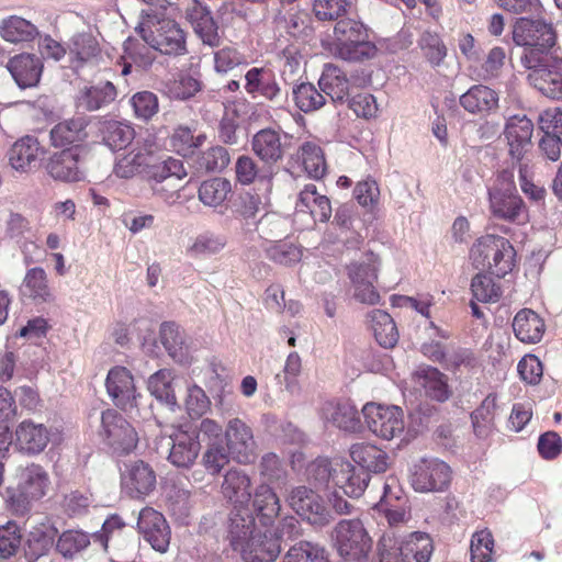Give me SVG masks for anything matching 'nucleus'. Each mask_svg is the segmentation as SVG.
I'll return each instance as SVG.
<instances>
[{
  "instance_id": "f257e3e1",
  "label": "nucleus",
  "mask_w": 562,
  "mask_h": 562,
  "mask_svg": "<svg viewBox=\"0 0 562 562\" xmlns=\"http://www.w3.org/2000/svg\"><path fill=\"white\" fill-rule=\"evenodd\" d=\"M135 31L153 49L164 55L186 54V33L180 24L170 16L150 11H140Z\"/></svg>"
},
{
  "instance_id": "f03ea898",
  "label": "nucleus",
  "mask_w": 562,
  "mask_h": 562,
  "mask_svg": "<svg viewBox=\"0 0 562 562\" xmlns=\"http://www.w3.org/2000/svg\"><path fill=\"white\" fill-rule=\"evenodd\" d=\"M333 45V54L346 61H363L373 58L376 53L364 25L352 19L337 21Z\"/></svg>"
},
{
  "instance_id": "7ed1b4c3",
  "label": "nucleus",
  "mask_w": 562,
  "mask_h": 562,
  "mask_svg": "<svg viewBox=\"0 0 562 562\" xmlns=\"http://www.w3.org/2000/svg\"><path fill=\"white\" fill-rule=\"evenodd\" d=\"M529 72L528 82L547 98L562 100V58L551 54L529 53L520 56Z\"/></svg>"
},
{
  "instance_id": "20e7f679",
  "label": "nucleus",
  "mask_w": 562,
  "mask_h": 562,
  "mask_svg": "<svg viewBox=\"0 0 562 562\" xmlns=\"http://www.w3.org/2000/svg\"><path fill=\"white\" fill-rule=\"evenodd\" d=\"M331 538L338 554L351 562H371L372 540L359 519H342Z\"/></svg>"
},
{
  "instance_id": "39448f33",
  "label": "nucleus",
  "mask_w": 562,
  "mask_h": 562,
  "mask_svg": "<svg viewBox=\"0 0 562 562\" xmlns=\"http://www.w3.org/2000/svg\"><path fill=\"white\" fill-rule=\"evenodd\" d=\"M490 210L501 220L525 224L529 220L528 210L517 193L512 176L504 172L496 184L488 190Z\"/></svg>"
},
{
  "instance_id": "423d86ee",
  "label": "nucleus",
  "mask_w": 562,
  "mask_h": 562,
  "mask_svg": "<svg viewBox=\"0 0 562 562\" xmlns=\"http://www.w3.org/2000/svg\"><path fill=\"white\" fill-rule=\"evenodd\" d=\"M285 501L300 517L313 526L325 527L334 520V515L323 497L305 485L292 487Z\"/></svg>"
},
{
  "instance_id": "0eeeda50",
  "label": "nucleus",
  "mask_w": 562,
  "mask_h": 562,
  "mask_svg": "<svg viewBox=\"0 0 562 562\" xmlns=\"http://www.w3.org/2000/svg\"><path fill=\"white\" fill-rule=\"evenodd\" d=\"M361 413L369 430L381 439L392 440L404 431V413L398 406L370 402Z\"/></svg>"
},
{
  "instance_id": "6e6552de",
  "label": "nucleus",
  "mask_w": 562,
  "mask_h": 562,
  "mask_svg": "<svg viewBox=\"0 0 562 562\" xmlns=\"http://www.w3.org/2000/svg\"><path fill=\"white\" fill-rule=\"evenodd\" d=\"M513 40L517 45L525 47L522 55L550 54L557 36L551 24L542 20L520 18L514 25Z\"/></svg>"
},
{
  "instance_id": "1a4fd4ad",
  "label": "nucleus",
  "mask_w": 562,
  "mask_h": 562,
  "mask_svg": "<svg viewBox=\"0 0 562 562\" xmlns=\"http://www.w3.org/2000/svg\"><path fill=\"white\" fill-rule=\"evenodd\" d=\"M103 441L116 453L132 452L138 442L135 428L116 411L108 409L101 416Z\"/></svg>"
},
{
  "instance_id": "9d476101",
  "label": "nucleus",
  "mask_w": 562,
  "mask_h": 562,
  "mask_svg": "<svg viewBox=\"0 0 562 562\" xmlns=\"http://www.w3.org/2000/svg\"><path fill=\"white\" fill-rule=\"evenodd\" d=\"M224 437L228 453L236 462L249 464L257 457L258 446L252 428L241 418H231L225 427Z\"/></svg>"
},
{
  "instance_id": "9b49d317",
  "label": "nucleus",
  "mask_w": 562,
  "mask_h": 562,
  "mask_svg": "<svg viewBox=\"0 0 562 562\" xmlns=\"http://www.w3.org/2000/svg\"><path fill=\"white\" fill-rule=\"evenodd\" d=\"M450 477L451 470L446 462L425 458L414 464L411 485L419 493L440 492L448 487Z\"/></svg>"
},
{
  "instance_id": "f8f14e48",
  "label": "nucleus",
  "mask_w": 562,
  "mask_h": 562,
  "mask_svg": "<svg viewBox=\"0 0 562 562\" xmlns=\"http://www.w3.org/2000/svg\"><path fill=\"white\" fill-rule=\"evenodd\" d=\"M18 486L11 498L22 509H26L31 502L44 497L49 488L48 473L38 464H30L18 474Z\"/></svg>"
},
{
  "instance_id": "ddd939ff",
  "label": "nucleus",
  "mask_w": 562,
  "mask_h": 562,
  "mask_svg": "<svg viewBox=\"0 0 562 562\" xmlns=\"http://www.w3.org/2000/svg\"><path fill=\"white\" fill-rule=\"evenodd\" d=\"M137 529L144 540L159 552L166 553L169 549L171 530L165 516L153 507H144L138 513Z\"/></svg>"
},
{
  "instance_id": "4468645a",
  "label": "nucleus",
  "mask_w": 562,
  "mask_h": 562,
  "mask_svg": "<svg viewBox=\"0 0 562 562\" xmlns=\"http://www.w3.org/2000/svg\"><path fill=\"white\" fill-rule=\"evenodd\" d=\"M245 90L252 98H263L273 106H282L286 94L278 83L274 74L263 67H252L245 75Z\"/></svg>"
},
{
  "instance_id": "2eb2a0df",
  "label": "nucleus",
  "mask_w": 562,
  "mask_h": 562,
  "mask_svg": "<svg viewBox=\"0 0 562 562\" xmlns=\"http://www.w3.org/2000/svg\"><path fill=\"white\" fill-rule=\"evenodd\" d=\"M121 485L130 497L144 498L156 487V473L142 460L131 461L125 463L121 471Z\"/></svg>"
},
{
  "instance_id": "dca6fc26",
  "label": "nucleus",
  "mask_w": 562,
  "mask_h": 562,
  "mask_svg": "<svg viewBox=\"0 0 562 562\" xmlns=\"http://www.w3.org/2000/svg\"><path fill=\"white\" fill-rule=\"evenodd\" d=\"M106 392L114 405L128 412L137 406L139 394L136 391L134 378L125 367L112 368L105 380Z\"/></svg>"
},
{
  "instance_id": "f3484780",
  "label": "nucleus",
  "mask_w": 562,
  "mask_h": 562,
  "mask_svg": "<svg viewBox=\"0 0 562 562\" xmlns=\"http://www.w3.org/2000/svg\"><path fill=\"white\" fill-rule=\"evenodd\" d=\"M81 149L75 146L53 154L47 162L48 175L61 182H78L85 179L86 170L81 159Z\"/></svg>"
},
{
  "instance_id": "a211bd4d",
  "label": "nucleus",
  "mask_w": 562,
  "mask_h": 562,
  "mask_svg": "<svg viewBox=\"0 0 562 562\" xmlns=\"http://www.w3.org/2000/svg\"><path fill=\"white\" fill-rule=\"evenodd\" d=\"M538 124L543 133L539 148L548 159L557 161L562 147V108L555 106L542 111Z\"/></svg>"
},
{
  "instance_id": "6ab92c4d",
  "label": "nucleus",
  "mask_w": 562,
  "mask_h": 562,
  "mask_svg": "<svg viewBox=\"0 0 562 562\" xmlns=\"http://www.w3.org/2000/svg\"><path fill=\"white\" fill-rule=\"evenodd\" d=\"M318 414L325 424L346 432H358L362 428L359 412L350 401H327Z\"/></svg>"
},
{
  "instance_id": "aec40b11",
  "label": "nucleus",
  "mask_w": 562,
  "mask_h": 562,
  "mask_svg": "<svg viewBox=\"0 0 562 562\" xmlns=\"http://www.w3.org/2000/svg\"><path fill=\"white\" fill-rule=\"evenodd\" d=\"M168 460L178 468L191 467L200 452L201 445L198 432L179 427L169 437Z\"/></svg>"
},
{
  "instance_id": "412c9836",
  "label": "nucleus",
  "mask_w": 562,
  "mask_h": 562,
  "mask_svg": "<svg viewBox=\"0 0 562 562\" xmlns=\"http://www.w3.org/2000/svg\"><path fill=\"white\" fill-rule=\"evenodd\" d=\"M533 123L526 115H514L505 124L504 135L514 159L521 160L532 147Z\"/></svg>"
},
{
  "instance_id": "4be33fe9",
  "label": "nucleus",
  "mask_w": 562,
  "mask_h": 562,
  "mask_svg": "<svg viewBox=\"0 0 562 562\" xmlns=\"http://www.w3.org/2000/svg\"><path fill=\"white\" fill-rule=\"evenodd\" d=\"M151 160L153 145L137 142L128 151L116 157L113 173L121 179H132L140 173H146Z\"/></svg>"
},
{
  "instance_id": "5701e85b",
  "label": "nucleus",
  "mask_w": 562,
  "mask_h": 562,
  "mask_svg": "<svg viewBox=\"0 0 562 562\" xmlns=\"http://www.w3.org/2000/svg\"><path fill=\"white\" fill-rule=\"evenodd\" d=\"M221 492L235 509L249 508L252 495L251 479L244 470L229 469L224 475Z\"/></svg>"
},
{
  "instance_id": "b1692460",
  "label": "nucleus",
  "mask_w": 562,
  "mask_h": 562,
  "mask_svg": "<svg viewBox=\"0 0 562 562\" xmlns=\"http://www.w3.org/2000/svg\"><path fill=\"white\" fill-rule=\"evenodd\" d=\"M261 532L257 530L252 512L249 508L236 509L231 514L228 539L235 551H241L249 543L255 544Z\"/></svg>"
},
{
  "instance_id": "393cba45",
  "label": "nucleus",
  "mask_w": 562,
  "mask_h": 562,
  "mask_svg": "<svg viewBox=\"0 0 562 562\" xmlns=\"http://www.w3.org/2000/svg\"><path fill=\"white\" fill-rule=\"evenodd\" d=\"M7 69L21 89L32 88L40 82L43 61L34 54L23 53L10 58Z\"/></svg>"
},
{
  "instance_id": "a878e982",
  "label": "nucleus",
  "mask_w": 562,
  "mask_h": 562,
  "mask_svg": "<svg viewBox=\"0 0 562 562\" xmlns=\"http://www.w3.org/2000/svg\"><path fill=\"white\" fill-rule=\"evenodd\" d=\"M49 439L48 428L31 419L21 422L15 428V446L26 454L41 453L47 447Z\"/></svg>"
},
{
  "instance_id": "bb28decb",
  "label": "nucleus",
  "mask_w": 562,
  "mask_h": 562,
  "mask_svg": "<svg viewBox=\"0 0 562 562\" xmlns=\"http://www.w3.org/2000/svg\"><path fill=\"white\" fill-rule=\"evenodd\" d=\"M57 533V528L48 519L33 526L24 543L25 558L30 562H35L48 554L54 547Z\"/></svg>"
},
{
  "instance_id": "cd10ccee",
  "label": "nucleus",
  "mask_w": 562,
  "mask_h": 562,
  "mask_svg": "<svg viewBox=\"0 0 562 562\" xmlns=\"http://www.w3.org/2000/svg\"><path fill=\"white\" fill-rule=\"evenodd\" d=\"M318 86L335 103H346L352 93V86L346 72L330 63L324 65Z\"/></svg>"
},
{
  "instance_id": "c85d7f7f",
  "label": "nucleus",
  "mask_w": 562,
  "mask_h": 562,
  "mask_svg": "<svg viewBox=\"0 0 562 562\" xmlns=\"http://www.w3.org/2000/svg\"><path fill=\"white\" fill-rule=\"evenodd\" d=\"M251 147L255 155L269 166L280 161L285 153L282 136L273 128H263L257 132L252 136Z\"/></svg>"
},
{
  "instance_id": "c756f323",
  "label": "nucleus",
  "mask_w": 562,
  "mask_h": 562,
  "mask_svg": "<svg viewBox=\"0 0 562 562\" xmlns=\"http://www.w3.org/2000/svg\"><path fill=\"white\" fill-rule=\"evenodd\" d=\"M88 125L89 119L86 115H77L57 123L50 131L52 144L55 147L77 146L87 139Z\"/></svg>"
},
{
  "instance_id": "7c9ffc66",
  "label": "nucleus",
  "mask_w": 562,
  "mask_h": 562,
  "mask_svg": "<svg viewBox=\"0 0 562 562\" xmlns=\"http://www.w3.org/2000/svg\"><path fill=\"white\" fill-rule=\"evenodd\" d=\"M297 212L308 213L314 221L326 223L331 216V204L329 199L317 191L315 184H306L299 193L295 204Z\"/></svg>"
},
{
  "instance_id": "2f4dec72",
  "label": "nucleus",
  "mask_w": 562,
  "mask_h": 562,
  "mask_svg": "<svg viewBox=\"0 0 562 562\" xmlns=\"http://www.w3.org/2000/svg\"><path fill=\"white\" fill-rule=\"evenodd\" d=\"M43 149L33 136H24L18 139L8 153L11 167L18 171L29 172L37 164Z\"/></svg>"
},
{
  "instance_id": "473e14b6",
  "label": "nucleus",
  "mask_w": 562,
  "mask_h": 562,
  "mask_svg": "<svg viewBox=\"0 0 562 562\" xmlns=\"http://www.w3.org/2000/svg\"><path fill=\"white\" fill-rule=\"evenodd\" d=\"M187 19L204 44H218V29L211 12L198 0H191L187 8Z\"/></svg>"
},
{
  "instance_id": "72a5a7b5",
  "label": "nucleus",
  "mask_w": 562,
  "mask_h": 562,
  "mask_svg": "<svg viewBox=\"0 0 562 562\" xmlns=\"http://www.w3.org/2000/svg\"><path fill=\"white\" fill-rule=\"evenodd\" d=\"M414 381L424 389L430 400L445 402L450 397L447 376L438 369L422 366L413 373Z\"/></svg>"
},
{
  "instance_id": "f704fd0d",
  "label": "nucleus",
  "mask_w": 562,
  "mask_h": 562,
  "mask_svg": "<svg viewBox=\"0 0 562 562\" xmlns=\"http://www.w3.org/2000/svg\"><path fill=\"white\" fill-rule=\"evenodd\" d=\"M160 341L169 356L179 363L191 359V346L186 333L175 323L166 322L160 326Z\"/></svg>"
},
{
  "instance_id": "c9c22d12",
  "label": "nucleus",
  "mask_w": 562,
  "mask_h": 562,
  "mask_svg": "<svg viewBox=\"0 0 562 562\" xmlns=\"http://www.w3.org/2000/svg\"><path fill=\"white\" fill-rule=\"evenodd\" d=\"M369 474L357 469L351 462L338 461L337 473L335 476V486L342 490L350 497H359L368 486Z\"/></svg>"
},
{
  "instance_id": "e433bc0d",
  "label": "nucleus",
  "mask_w": 562,
  "mask_h": 562,
  "mask_svg": "<svg viewBox=\"0 0 562 562\" xmlns=\"http://www.w3.org/2000/svg\"><path fill=\"white\" fill-rule=\"evenodd\" d=\"M20 294L22 299H29L36 303L50 302L54 296L46 271L41 267L29 269L20 286Z\"/></svg>"
},
{
  "instance_id": "4c0bfd02",
  "label": "nucleus",
  "mask_w": 562,
  "mask_h": 562,
  "mask_svg": "<svg viewBox=\"0 0 562 562\" xmlns=\"http://www.w3.org/2000/svg\"><path fill=\"white\" fill-rule=\"evenodd\" d=\"M350 457L367 473H382L389 468L387 453L374 445L355 443L350 448Z\"/></svg>"
},
{
  "instance_id": "58836bf2",
  "label": "nucleus",
  "mask_w": 562,
  "mask_h": 562,
  "mask_svg": "<svg viewBox=\"0 0 562 562\" xmlns=\"http://www.w3.org/2000/svg\"><path fill=\"white\" fill-rule=\"evenodd\" d=\"M513 329L520 341L536 344L541 340L546 325L536 312L524 308L516 314L513 321Z\"/></svg>"
},
{
  "instance_id": "ea45409f",
  "label": "nucleus",
  "mask_w": 562,
  "mask_h": 562,
  "mask_svg": "<svg viewBox=\"0 0 562 562\" xmlns=\"http://www.w3.org/2000/svg\"><path fill=\"white\" fill-rule=\"evenodd\" d=\"M460 104L472 114L486 113L497 108L498 95L486 86L475 85L460 97Z\"/></svg>"
},
{
  "instance_id": "a19ab883",
  "label": "nucleus",
  "mask_w": 562,
  "mask_h": 562,
  "mask_svg": "<svg viewBox=\"0 0 562 562\" xmlns=\"http://www.w3.org/2000/svg\"><path fill=\"white\" fill-rule=\"evenodd\" d=\"M252 507L261 524L266 526L272 524L281 510L279 497L267 483L258 485L255 490Z\"/></svg>"
},
{
  "instance_id": "79ce46f5",
  "label": "nucleus",
  "mask_w": 562,
  "mask_h": 562,
  "mask_svg": "<svg viewBox=\"0 0 562 562\" xmlns=\"http://www.w3.org/2000/svg\"><path fill=\"white\" fill-rule=\"evenodd\" d=\"M397 546L408 562H428L432 553V542L427 533L415 531L401 539Z\"/></svg>"
},
{
  "instance_id": "37998d69",
  "label": "nucleus",
  "mask_w": 562,
  "mask_h": 562,
  "mask_svg": "<svg viewBox=\"0 0 562 562\" xmlns=\"http://www.w3.org/2000/svg\"><path fill=\"white\" fill-rule=\"evenodd\" d=\"M116 97V89L110 81L98 86L85 87L77 97V108L86 111H97L111 103Z\"/></svg>"
},
{
  "instance_id": "c03bdc74",
  "label": "nucleus",
  "mask_w": 562,
  "mask_h": 562,
  "mask_svg": "<svg viewBox=\"0 0 562 562\" xmlns=\"http://www.w3.org/2000/svg\"><path fill=\"white\" fill-rule=\"evenodd\" d=\"M146 177L155 183L180 182L187 177V170L180 159L168 157L165 160L156 161L153 154V160L147 167Z\"/></svg>"
},
{
  "instance_id": "a18cd8bd",
  "label": "nucleus",
  "mask_w": 562,
  "mask_h": 562,
  "mask_svg": "<svg viewBox=\"0 0 562 562\" xmlns=\"http://www.w3.org/2000/svg\"><path fill=\"white\" fill-rule=\"evenodd\" d=\"M38 35L37 27L30 21L11 15L0 22V36L9 43L31 42Z\"/></svg>"
},
{
  "instance_id": "49530a36",
  "label": "nucleus",
  "mask_w": 562,
  "mask_h": 562,
  "mask_svg": "<svg viewBox=\"0 0 562 562\" xmlns=\"http://www.w3.org/2000/svg\"><path fill=\"white\" fill-rule=\"evenodd\" d=\"M369 319L378 344L384 348L394 347L398 340V331L391 315L381 310H373L369 314Z\"/></svg>"
},
{
  "instance_id": "de8ad7c7",
  "label": "nucleus",
  "mask_w": 562,
  "mask_h": 562,
  "mask_svg": "<svg viewBox=\"0 0 562 562\" xmlns=\"http://www.w3.org/2000/svg\"><path fill=\"white\" fill-rule=\"evenodd\" d=\"M255 544L249 543L241 549L240 554L245 562H274L281 552L280 543L273 538H267L261 533Z\"/></svg>"
},
{
  "instance_id": "09e8293b",
  "label": "nucleus",
  "mask_w": 562,
  "mask_h": 562,
  "mask_svg": "<svg viewBox=\"0 0 562 562\" xmlns=\"http://www.w3.org/2000/svg\"><path fill=\"white\" fill-rule=\"evenodd\" d=\"M172 381L173 373L169 369L158 370L148 379V391L150 394L171 409L178 405Z\"/></svg>"
},
{
  "instance_id": "8fccbe9b",
  "label": "nucleus",
  "mask_w": 562,
  "mask_h": 562,
  "mask_svg": "<svg viewBox=\"0 0 562 562\" xmlns=\"http://www.w3.org/2000/svg\"><path fill=\"white\" fill-rule=\"evenodd\" d=\"M103 142L112 149L125 148L134 139V128L119 121H103L100 125Z\"/></svg>"
},
{
  "instance_id": "3c124183",
  "label": "nucleus",
  "mask_w": 562,
  "mask_h": 562,
  "mask_svg": "<svg viewBox=\"0 0 562 562\" xmlns=\"http://www.w3.org/2000/svg\"><path fill=\"white\" fill-rule=\"evenodd\" d=\"M330 225L344 234V246L346 248L356 249L361 245L363 238L353 227V211L350 206H339Z\"/></svg>"
},
{
  "instance_id": "603ef678",
  "label": "nucleus",
  "mask_w": 562,
  "mask_h": 562,
  "mask_svg": "<svg viewBox=\"0 0 562 562\" xmlns=\"http://www.w3.org/2000/svg\"><path fill=\"white\" fill-rule=\"evenodd\" d=\"M232 192V184L227 179L213 178L203 181L199 188V199L207 206L222 205Z\"/></svg>"
},
{
  "instance_id": "864d4df0",
  "label": "nucleus",
  "mask_w": 562,
  "mask_h": 562,
  "mask_svg": "<svg viewBox=\"0 0 562 562\" xmlns=\"http://www.w3.org/2000/svg\"><path fill=\"white\" fill-rule=\"evenodd\" d=\"M292 93L295 105L305 113L319 110L326 102L325 93L311 82L295 86Z\"/></svg>"
},
{
  "instance_id": "5fc2aeb1",
  "label": "nucleus",
  "mask_w": 562,
  "mask_h": 562,
  "mask_svg": "<svg viewBox=\"0 0 562 562\" xmlns=\"http://www.w3.org/2000/svg\"><path fill=\"white\" fill-rule=\"evenodd\" d=\"M496 396L487 395L471 414L472 426L477 437H487L494 426Z\"/></svg>"
},
{
  "instance_id": "6e6d98bb",
  "label": "nucleus",
  "mask_w": 562,
  "mask_h": 562,
  "mask_svg": "<svg viewBox=\"0 0 562 562\" xmlns=\"http://www.w3.org/2000/svg\"><path fill=\"white\" fill-rule=\"evenodd\" d=\"M498 246L493 252V259L491 267H486L490 273L496 276L497 278H504L507 273H509L515 266V249L509 240L505 237H501L497 239Z\"/></svg>"
},
{
  "instance_id": "4d7b16f0",
  "label": "nucleus",
  "mask_w": 562,
  "mask_h": 562,
  "mask_svg": "<svg viewBox=\"0 0 562 562\" xmlns=\"http://www.w3.org/2000/svg\"><path fill=\"white\" fill-rule=\"evenodd\" d=\"M283 562H329L324 547L311 541H300L292 546Z\"/></svg>"
},
{
  "instance_id": "13d9d810",
  "label": "nucleus",
  "mask_w": 562,
  "mask_h": 562,
  "mask_svg": "<svg viewBox=\"0 0 562 562\" xmlns=\"http://www.w3.org/2000/svg\"><path fill=\"white\" fill-rule=\"evenodd\" d=\"M338 461L341 459L318 458L314 460L306 470L308 481L317 487L328 486L329 483L335 486Z\"/></svg>"
},
{
  "instance_id": "bf43d9fd",
  "label": "nucleus",
  "mask_w": 562,
  "mask_h": 562,
  "mask_svg": "<svg viewBox=\"0 0 562 562\" xmlns=\"http://www.w3.org/2000/svg\"><path fill=\"white\" fill-rule=\"evenodd\" d=\"M300 157L305 171L314 179H321L326 172V161L322 148L312 142L304 143L300 148Z\"/></svg>"
},
{
  "instance_id": "052dcab7",
  "label": "nucleus",
  "mask_w": 562,
  "mask_h": 562,
  "mask_svg": "<svg viewBox=\"0 0 562 562\" xmlns=\"http://www.w3.org/2000/svg\"><path fill=\"white\" fill-rule=\"evenodd\" d=\"M502 236L485 235L480 237L471 247L470 259L476 269L485 270L491 267L493 252H495Z\"/></svg>"
},
{
  "instance_id": "680f3d73",
  "label": "nucleus",
  "mask_w": 562,
  "mask_h": 562,
  "mask_svg": "<svg viewBox=\"0 0 562 562\" xmlns=\"http://www.w3.org/2000/svg\"><path fill=\"white\" fill-rule=\"evenodd\" d=\"M90 544L88 533L80 530L64 531L57 542L56 550L66 559H71Z\"/></svg>"
},
{
  "instance_id": "e2e57ef3",
  "label": "nucleus",
  "mask_w": 562,
  "mask_h": 562,
  "mask_svg": "<svg viewBox=\"0 0 562 562\" xmlns=\"http://www.w3.org/2000/svg\"><path fill=\"white\" fill-rule=\"evenodd\" d=\"M473 297L483 303H495L502 296V289L490 276L477 273L471 282Z\"/></svg>"
},
{
  "instance_id": "0e129e2a",
  "label": "nucleus",
  "mask_w": 562,
  "mask_h": 562,
  "mask_svg": "<svg viewBox=\"0 0 562 562\" xmlns=\"http://www.w3.org/2000/svg\"><path fill=\"white\" fill-rule=\"evenodd\" d=\"M381 260L378 255L369 251L363 258L352 261L347 266V274L350 283H353V273L356 272L358 279L363 280H378V272L380 270Z\"/></svg>"
},
{
  "instance_id": "69168bd1",
  "label": "nucleus",
  "mask_w": 562,
  "mask_h": 562,
  "mask_svg": "<svg viewBox=\"0 0 562 562\" xmlns=\"http://www.w3.org/2000/svg\"><path fill=\"white\" fill-rule=\"evenodd\" d=\"M225 244V238L222 236L203 233L193 239L187 251L192 257H206L220 252Z\"/></svg>"
},
{
  "instance_id": "338daca9",
  "label": "nucleus",
  "mask_w": 562,
  "mask_h": 562,
  "mask_svg": "<svg viewBox=\"0 0 562 562\" xmlns=\"http://www.w3.org/2000/svg\"><path fill=\"white\" fill-rule=\"evenodd\" d=\"M494 539L492 533L484 529L476 531L471 539L470 552L472 562H493Z\"/></svg>"
},
{
  "instance_id": "774afa93",
  "label": "nucleus",
  "mask_w": 562,
  "mask_h": 562,
  "mask_svg": "<svg viewBox=\"0 0 562 562\" xmlns=\"http://www.w3.org/2000/svg\"><path fill=\"white\" fill-rule=\"evenodd\" d=\"M379 562H408L403 555L402 550L397 546V536L392 529L381 537L379 544Z\"/></svg>"
}]
</instances>
